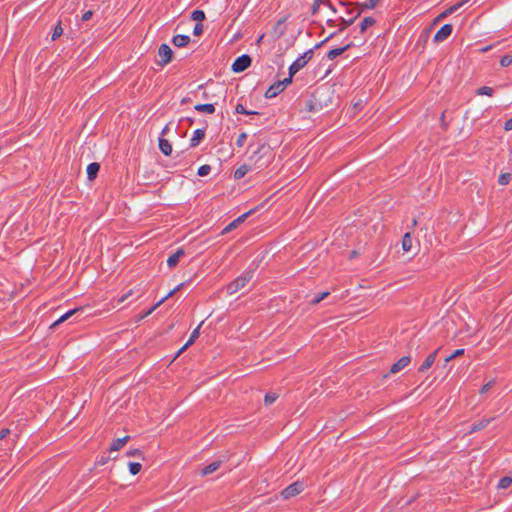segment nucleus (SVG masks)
<instances>
[{
  "label": "nucleus",
  "mask_w": 512,
  "mask_h": 512,
  "mask_svg": "<svg viewBox=\"0 0 512 512\" xmlns=\"http://www.w3.org/2000/svg\"><path fill=\"white\" fill-rule=\"evenodd\" d=\"M333 92L328 87L315 89L306 102V110L312 113L320 112L332 105Z\"/></svg>",
  "instance_id": "nucleus-1"
},
{
  "label": "nucleus",
  "mask_w": 512,
  "mask_h": 512,
  "mask_svg": "<svg viewBox=\"0 0 512 512\" xmlns=\"http://www.w3.org/2000/svg\"><path fill=\"white\" fill-rule=\"evenodd\" d=\"M253 275L254 270L244 271L240 276H238L226 286L227 293L232 295L244 288L251 281Z\"/></svg>",
  "instance_id": "nucleus-2"
},
{
  "label": "nucleus",
  "mask_w": 512,
  "mask_h": 512,
  "mask_svg": "<svg viewBox=\"0 0 512 512\" xmlns=\"http://www.w3.org/2000/svg\"><path fill=\"white\" fill-rule=\"evenodd\" d=\"M339 5L346 7V14L347 16H349V18H344L342 16L339 17L338 20L340 22V25L338 32H341L354 23V21L361 15L362 10L355 11V9L352 8L349 3L343 1H340Z\"/></svg>",
  "instance_id": "nucleus-3"
},
{
  "label": "nucleus",
  "mask_w": 512,
  "mask_h": 512,
  "mask_svg": "<svg viewBox=\"0 0 512 512\" xmlns=\"http://www.w3.org/2000/svg\"><path fill=\"white\" fill-rule=\"evenodd\" d=\"M313 54L314 49H309L306 52H304L289 66L288 72H290L291 75H295L298 71H300L303 67L307 65V63L313 57Z\"/></svg>",
  "instance_id": "nucleus-4"
},
{
  "label": "nucleus",
  "mask_w": 512,
  "mask_h": 512,
  "mask_svg": "<svg viewBox=\"0 0 512 512\" xmlns=\"http://www.w3.org/2000/svg\"><path fill=\"white\" fill-rule=\"evenodd\" d=\"M158 55L161 59L157 61V64L163 67L172 61L173 51L169 45L163 43L158 48Z\"/></svg>",
  "instance_id": "nucleus-5"
},
{
  "label": "nucleus",
  "mask_w": 512,
  "mask_h": 512,
  "mask_svg": "<svg viewBox=\"0 0 512 512\" xmlns=\"http://www.w3.org/2000/svg\"><path fill=\"white\" fill-rule=\"evenodd\" d=\"M304 483L301 481H296L290 485H288L285 489L281 491V496L284 499H289L300 494L304 490Z\"/></svg>",
  "instance_id": "nucleus-6"
},
{
  "label": "nucleus",
  "mask_w": 512,
  "mask_h": 512,
  "mask_svg": "<svg viewBox=\"0 0 512 512\" xmlns=\"http://www.w3.org/2000/svg\"><path fill=\"white\" fill-rule=\"evenodd\" d=\"M251 62V57L247 54H243L234 60L232 64V71L235 73L243 72L251 65Z\"/></svg>",
  "instance_id": "nucleus-7"
},
{
  "label": "nucleus",
  "mask_w": 512,
  "mask_h": 512,
  "mask_svg": "<svg viewBox=\"0 0 512 512\" xmlns=\"http://www.w3.org/2000/svg\"><path fill=\"white\" fill-rule=\"evenodd\" d=\"M410 362H411L410 356H403V357H401L397 362H395L390 367L389 373L385 374L384 378L388 377L389 374H396V373L400 372L405 367H407Z\"/></svg>",
  "instance_id": "nucleus-8"
},
{
  "label": "nucleus",
  "mask_w": 512,
  "mask_h": 512,
  "mask_svg": "<svg viewBox=\"0 0 512 512\" xmlns=\"http://www.w3.org/2000/svg\"><path fill=\"white\" fill-rule=\"evenodd\" d=\"M254 212V210H250L242 215H240L239 217H237L235 220H233L231 223H229L223 230H222V234H227L229 232H231L233 229H235L238 225H240L241 223H243L246 218L248 216H250L252 213Z\"/></svg>",
  "instance_id": "nucleus-9"
},
{
  "label": "nucleus",
  "mask_w": 512,
  "mask_h": 512,
  "mask_svg": "<svg viewBox=\"0 0 512 512\" xmlns=\"http://www.w3.org/2000/svg\"><path fill=\"white\" fill-rule=\"evenodd\" d=\"M453 27L451 24H445L443 25L434 35V41L435 42H442L446 40L452 33Z\"/></svg>",
  "instance_id": "nucleus-10"
},
{
  "label": "nucleus",
  "mask_w": 512,
  "mask_h": 512,
  "mask_svg": "<svg viewBox=\"0 0 512 512\" xmlns=\"http://www.w3.org/2000/svg\"><path fill=\"white\" fill-rule=\"evenodd\" d=\"M440 348L436 349L435 351H433L432 353H430L426 358L425 360L423 361V363L420 365V367L418 368V372L420 373H424L426 372L428 369H430L432 367V365L434 364L435 360H436V357H437V354L439 352Z\"/></svg>",
  "instance_id": "nucleus-11"
},
{
  "label": "nucleus",
  "mask_w": 512,
  "mask_h": 512,
  "mask_svg": "<svg viewBox=\"0 0 512 512\" xmlns=\"http://www.w3.org/2000/svg\"><path fill=\"white\" fill-rule=\"evenodd\" d=\"M185 255V251L183 248H178L176 250V252H174L172 255H170L167 259V265L170 267V268H173L175 267L179 261H180V258L182 256Z\"/></svg>",
  "instance_id": "nucleus-12"
},
{
  "label": "nucleus",
  "mask_w": 512,
  "mask_h": 512,
  "mask_svg": "<svg viewBox=\"0 0 512 512\" xmlns=\"http://www.w3.org/2000/svg\"><path fill=\"white\" fill-rule=\"evenodd\" d=\"M353 46V43L350 42L348 43L347 45L343 46V47H340V48H334L332 50H330L326 57L329 59V60H334L335 58H337L338 56H340L341 54H343L344 52H346L347 50H349L351 47Z\"/></svg>",
  "instance_id": "nucleus-13"
},
{
  "label": "nucleus",
  "mask_w": 512,
  "mask_h": 512,
  "mask_svg": "<svg viewBox=\"0 0 512 512\" xmlns=\"http://www.w3.org/2000/svg\"><path fill=\"white\" fill-rule=\"evenodd\" d=\"M283 87H281V84H279L277 81L272 84L265 92L264 96L267 99H271L276 97L278 94H280L283 91Z\"/></svg>",
  "instance_id": "nucleus-14"
},
{
  "label": "nucleus",
  "mask_w": 512,
  "mask_h": 512,
  "mask_svg": "<svg viewBox=\"0 0 512 512\" xmlns=\"http://www.w3.org/2000/svg\"><path fill=\"white\" fill-rule=\"evenodd\" d=\"M205 138V129H196L190 139V147H197L200 142Z\"/></svg>",
  "instance_id": "nucleus-15"
},
{
  "label": "nucleus",
  "mask_w": 512,
  "mask_h": 512,
  "mask_svg": "<svg viewBox=\"0 0 512 512\" xmlns=\"http://www.w3.org/2000/svg\"><path fill=\"white\" fill-rule=\"evenodd\" d=\"M172 43L178 48L186 47L190 43V37L188 35L178 34L172 38Z\"/></svg>",
  "instance_id": "nucleus-16"
},
{
  "label": "nucleus",
  "mask_w": 512,
  "mask_h": 512,
  "mask_svg": "<svg viewBox=\"0 0 512 512\" xmlns=\"http://www.w3.org/2000/svg\"><path fill=\"white\" fill-rule=\"evenodd\" d=\"M184 286V283H180L174 289H172L166 296L160 299L153 307H151L147 314H151L157 307H159L164 301H166L169 297L173 296L177 291H179Z\"/></svg>",
  "instance_id": "nucleus-17"
},
{
  "label": "nucleus",
  "mask_w": 512,
  "mask_h": 512,
  "mask_svg": "<svg viewBox=\"0 0 512 512\" xmlns=\"http://www.w3.org/2000/svg\"><path fill=\"white\" fill-rule=\"evenodd\" d=\"M221 464H222V461H220V460L213 461L212 463H210V464L206 465L204 468H202L201 475L207 476L209 474H212L213 472H215L216 470L219 469Z\"/></svg>",
  "instance_id": "nucleus-18"
},
{
  "label": "nucleus",
  "mask_w": 512,
  "mask_h": 512,
  "mask_svg": "<svg viewBox=\"0 0 512 512\" xmlns=\"http://www.w3.org/2000/svg\"><path fill=\"white\" fill-rule=\"evenodd\" d=\"M159 149L165 156H170L172 153V144L165 138H159Z\"/></svg>",
  "instance_id": "nucleus-19"
},
{
  "label": "nucleus",
  "mask_w": 512,
  "mask_h": 512,
  "mask_svg": "<svg viewBox=\"0 0 512 512\" xmlns=\"http://www.w3.org/2000/svg\"><path fill=\"white\" fill-rule=\"evenodd\" d=\"M100 170V164L97 162H92L87 166V177L89 180H94L98 172Z\"/></svg>",
  "instance_id": "nucleus-20"
},
{
  "label": "nucleus",
  "mask_w": 512,
  "mask_h": 512,
  "mask_svg": "<svg viewBox=\"0 0 512 512\" xmlns=\"http://www.w3.org/2000/svg\"><path fill=\"white\" fill-rule=\"evenodd\" d=\"M251 170V167L247 164H243L240 167H238L233 174V177L235 180L242 179L249 171Z\"/></svg>",
  "instance_id": "nucleus-21"
},
{
  "label": "nucleus",
  "mask_w": 512,
  "mask_h": 512,
  "mask_svg": "<svg viewBox=\"0 0 512 512\" xmlns=\"http://www.w3.org/2000/svg\"><path fill=\"white\" fill-rule=\"evenodd\" d=\"M82 309L81 308H75V309H72V310H69L67 311L65 314H63L58 320H56L53 324H52V328L56 327L57 325H59L60 323L68 320L71 316H73L74 314L80 312Z\"/></svg>",
  "instance_id": "nucleus-22"
},
{
  "label": "nucleus",
  "mask_w": 512,
  "mask_h": 512,
  "mask_svg": "<svg viewBox=\"0 0 512 512\" xmlns=\"http://www.w3.org/2000/svg\"><path fill=\"white\" fill-rule=\"evenodd\" d=\"M194 109L198 112H203L207 114H213L215 112V106L211 103L197 104L194 106Z\"/></svg>",
  "instance_id": "nucleus-23"
},
{
  "label": "nucleus",
  "mask_w": 512,
  "mask_h": 512,
  "mask_svg": "<svg viewBox=\"0 0 512 512\" xmlns=\"http://www.w3.org/2000/svg\"><path fill=\"white\" fill-rule=\"evenodd\" d=\"M130 439V436H124L122 438H118L114 440L111 444L110 451H118L120 450Z\"/></svg>",
  "instance_id": "nucleus-24"
},
{
  "label": "nucleus",
  "mask_w": 512,
  "mask_h": 512,
  "mask_svg": "<svg viewBox=\"0 0 512 512\" xmlns=\"http://www.w3.org/2000/svg\"><path fill=\"white\" fill-rule=\"evenodd\" d=\"M490 421L491 419H482L474 422L471 426L470 433L484 429L490 423Z\"/></svg>",
  "instance_id": "nucleus-25"
},
{
  "label": "nucleus",
  "mask_w": 512,
  "mask_h": 512,
  "mask_svg": "<svg viewBox=\"0 0 512 512\" xmlns=\"http://www.w3.org/2000/svg\"><path fill=\"white\" fill-rule=\"evenodd\" d=\"M412 248V236L410 234V232H407L404 234L403 238H402V249L405 251V252H409Z\"/></svg>",
  "instance_id": "nucleus-26"
},
{
  "label": "nucleus",
  "mask_w": 512,
  "mask_h": 512,
  "mask_svg": "<svg viewBox=\"0 0 512 512\" xmlns=\"http://www.w3.org/2000/svg\"><path fill=\"white\" fill-rule=\"evenodd\" d=\"M375 19L373 17H365L360 23V32L364 33L366 29L375 24Z\"/></svg>",
  "instance_id": "nucleus-27"
},
{
  "label": "nucleus",
  "mask_w": 512,
  "mask_h": 512,
  "mask_svg": "<svg viewBox=\"0 0 512 512\" xmlns=\"http://www.w3.org/2000/svg\"><path fill=\"white\" fill-rule=\"evenodd\" d=\"M329 295H330V292H328V291H324V292H321V293L315 294V295L313 296V298L311 299L310 303H311L312 305H317V304H319L322 300H324L325 298H327Z\"/></svg>",
  "instance_id": "nucleus-28"
},
{
  "label": "nucleus",
  "mask_w": 512,
  "mask_h": 512,
  "mask_svg": "<svg viewBox=\"0 0 512 512\" xmlns=\"http://www.w3.org/2000/svg\"><path fill=\"white\" fill-rule=\"evenodd\" d=\"M494 93V89L489 86H482L476 90V95H486V96H492Z\"/></svg>",
  "instance_id": "nucleus-29"
},
{
  "label": "nucleus",
  "mask_w": 512,
  "mask_h": 512,
  "mask_svg": "<svg viewBox=\"0 0 512 512\" xmlns=\"http://www.w3.org/2000/svg\"><path fill=\"white\" fill-rule=\"evenodd\" d=\"M199 330L200 325L192 331L188 341L185 343V347L191 346L196 341V339L199 337Z\"/></svg>",
  "instance_id": "nucleus-30"
},
{
  "label": "nucleus",
  "mask_w": 512,
  "mask_h": 512,
  "mask_svg": "<svg viewBox=\"0 0 512 512\" xmlns=\"http://www.w3.org/2000/svg\"><path fill=\"white\" fill-rule=\"evenodd\" d=\"M235 112L238 113V114H244V115H256V114H258V112H256V111H248V110H246V108L242 104H240V103H238L236 105Z\"/></svg>",
  "instance_id": "nucleus-31"
},
{
  "label": "nucleus",
  "mask_w": 512,
  "mask_h": 512,
  "mask_svg": "<svg viewBox=\"0 0 512 512\" xmlns=\"http://www.w3.org/2000/svg\"><path fill=\"white\" fill-rule=\"evenodd\" d=\"M512 484V478L509 476H504L499 480L498 488L506 489Z\"/></svg>",
  "instance_id": "nucleus-32"
},
{
  "label": "nucleus",
  "mask_w": 512,
  "mask_h": 512,
  "mask_svg": "<svg viewBox=\"0 0 512 512\" xmlns=\"http://www.w3.org/2000/svg\"><path fill=\"white\" fill-rule=\"evenodd\" d=\"M191 19L194 20V21H198V23L203 21L205 19L204 11H202V10H194L191 13Z\"/></svg>",
  "instance_id": "nucleus-33"
},
{
  "label": "nucleus",
  "mask_w": 512,
  "mask_h": 512,
  "mask_svg": "<svg viewBox=\"0 0 512 512\" xmlns=\"http://www.w3.org/2000/svg\"><path fill=\"white\" fill-rule=\"evenodd\" d=\"M512 179V175L510 173H502L499 175L498 183L500 185H507Z\"/></svg>",
  "instance_id": "nucleus-34"
},
{
  "label": "nucleus",
  "mask_w": 512,
  "mask_h": 512,
  "mask_svg": "<svg viewBox=\"0 0 512 512\" xmlns=\"http://www.w3.org/2000/svg\"><path fill=\"white\" fill-rule=\"evenodd\" d=\"M326 0H313L312 6H311V14L313 16L317 15L320 9V6L322 3H324Z\"/></svg>",
  "instance_id": "nucleus-35"
},
{
  "label": "nucleus",
  "mask_w": 512,
  "mask_h": 512,
  "mask_svg": "<svg viewBox=\"0 0 512 512\" xmlns=\"http://www.w3.org/2000/svg\"><path fill=\"white\" fill-rule=\"evenodd\" d=\"M278 398V395L274 392H269L264 397V402L266 405L273 404Z\"/></svg>",
  "instance_id": "nucleus-36"
},
{
  "label": "nucleus",
  "mask_w": 512,
  "mask_h": 512,
  "mask_svg": "<svg viewBox=\"0 0 512 512\" xmlns=\"http://www.w3.org/2000/svg\"><path fill=\"white\" fill-rule=\"evenodd\" d=\"M142 466L140 463L138 462H130L129 463V472L132 474V475H136L140 472Z\"/></svg>",
  "instance_id": "nucleus-37"
},
{
  "label": "nucleus",
  "mask_w": 512,
  "mask_h": 512,
  "mask_svg": "<svg viewBox=\"0 0 512 512\" xmlns=\"http://www.w3.org/2000/svg\"><path fill=\"white\" fill-rule=\"evenodd\" d=\"M210 171H211L210 165L204 164V165L199 167V169L197 171V174H198V176L203 177V176L208 175L210 173Z\"/></svg>",
  "instance_id": "nucleus-38"
},
{
  "label": "nucleus",
  "mask_w": 512,
  "mask_h": 512,
  "mask_svg": "<svg viewBox=\"0 0 512 512\" xmlns=\"http://www.w3.org/2000/svg\"><path fill=\"white\" fill-rule=\"evenodd\" d=\"M62 33H63V29H62V27H61V23L59 22V23L55 26V28H54V30H53V33H52V37H51V39H52L53 41H54V40H56L57 38H59V37L62 35Z\"/></svg>",
  "instance_id": "nucleus-39"
},
{
  "label": "nucleus",
  "mask_w": 512,
  "mask_h": 512,
  "mask_svg": "<svg viewBox=\"0 0 512 512\" xmlns=\"http://www.w3.org/2000/svg\"><path fill=\"white\" fill-rule=\"evenodd\" d=\"M380 0H366L363 4H362V9H373L377 6L378 2Z\"/></svg>",
  "instance_id": "nucleus-40"
},
{
  "label": "nucleus",
  "mask_w": 512,
  "mask_h": 512,
  "mask_svg": "<svg viewBox=\"0 0 512 512\" xmlns=\"http://www.w3.org/2000/svg\"><path fill=\"white\" fill-rule=\"evenodd\" d=\"M464 352H465V350L462 348L455 350L451 355H449L448 357L445 358V362L447 363V362L455 359L456 357L463 355Z\"/></svg>",
  "instance_id": "nucleus-41"
},
{
  "label": "nucleus",
  "mask_w": 512,
  "mask_h": 512,
  "mask_svg": "<svg viewBox=\"0 0 512 512\" xmlns=\"http://www.w3.org/2000/svg\"><path fill=\"white\" fill-rule=\"evenodd\" d=\"M512 64V56L511 55H504L503 57H501L500 59V65L501 67H508L509 65Z\"/></svg>",
  "instance_id": "nucleus-42"
},
{
  "label": "nucleus",
  "mask_w": 512,
  "mask_h": 512,
  "mask_svg": "<svg viewBox=\"0 0 512 512\" xmlns=\"http://www.w3.org/2000/svg\"><path fill=\"white\" fill-rule=\"evenodd\" d=\"M246 139H247V133H246V132H242V133H240V134L238 135L237 140H236V145H237L238 147H242V146H244Z\"/></svg>",
  "instance_id": "nucleus-43"
},
{
  "label": "nucleus",
  "mask_w": 512,
  "mask_h": 512,
  "mask_svg": "<svg viewBox=\"0 0 512 512\" xmlns=\"http://www.w3.org/2000/svg\"><path fill=\"white\" fill-rule=\"evenodd\" d=\"M293 76H294V75H291V74L289 73V75H288V77H287V78H285V79H283V80H278L277 82H278L279 84H281V87H283V89H285L289 84H291V83H292Z\"/></svg>",
  "instance_id": "nucleus-44"
},
{
  "label": "nucleus",
  "mask_w": 512,
  "mask_h": 512,
  "mask_svg": "<svg viewBox=\"0 0 512 512\" xmlns=\"http://www.w3.org/2000/svg\"><path fill=\"white\" fill-rule=\"evenodd\" d=\"M494 383H495V381L491 380L488 383H486L485 385H483L482 388L480 389V393L481 394L487 393L493 387Z\"/></svg>",
  "instance_id": "nucleus-45"
},
{
  "label": "nucleus",
  "mask_w": 512,
  "mask_h": 512,
  "mask_svg": "<svg viewBox=\"0 0 512 512\" xmlns=\"http://www.w3.org/2000/svg\"><path fill=\"white\" fill-rule=\"evenodd\" d=\"M203 33V25L201 23H196L193 29V34L195 36H200Z\"/></svg>",
  "instance_id": "nucleus-46"
},
{
  "label": "nucleus",
  "mask_w": 512,
  "mask_h": 512,
  "mask_svg": "<svg viewBox=\"0 0 512 512\" xmlns=\"http://www.w3.org/2000/svg\"><path fill=\"white\" fill-rule=\"evenodd\" d=\"M127 455L130 457H140L142 455V451L139 449H131L127 451Z\"/></svg>",
  "instance_id": "nucleus-47"
},
{
  "label": "nucleus",
  "mask_w": 512,
  "mask_h": 512,
  "mask_svg": "<svg viewBox=\"0 0 512 512\" xmlns=\"http://www.w3.org/2000/svg\"><path fill=\"white\" fill-rule=\"evenodd\" d=\"M337 34V32H332L328 37H326L323 41H321L320 43L316 44L314 48H319L321 47L324 43H326L327 41H329L330 39H332L335 35Z\"/></svg>",
  "instance_id": "nucleus-48"
},
{
  "label": "nucleus",
  "mask_w": 512,
  "mask_h": 512,
  "mask_svg": "<svg viewBox=\"0 0 512 512\" xmlns=\"http://www.w3.org/2000/svg\"><path fill=\"white\" fill-rule=\"evenodd\" d=\"M322 5H325L326 7H328L333 13H336L337 12V9L335 8V6L331 3L330 0H326L324 3H322Z\"/></svg>",
  "instance_id": "nucleus-49"
},
{
  "label": "nucleus",
  "mask_w": 512,
  "mask_h": 512,
  "mask_svg": "<svg viewBox=\"0 0 512 512\" xmlns=\"http://www.w3.org/2000/svg\"><path fill=\"white\" fill-rule=\"evenodd\" d=\"M92 16H93V12L91 10H88V11L83 13L82 21H88V20L91 19Z\"/></svg>",
  "instance_id": "nucleus-50"
},
{
  "label": "nucleus",
  "mask_w": 512,
  "mask_h": 512,
  "mask_svg": "<svg viewBox=\"0 0 512 512\" xmlns=\"http://www.w3.org/2000/svg\"><path fill=\"white\" fill-rule=\"evenodd\" d=\"M10 434V430L8 428H3L0 430V440L5 439Z\"/></svg>",
  "instance_id": "nucleus-51"
},
{
  "label": "nucleus",
  "mask_w": 512,
  "mask_h": 512,
  "mask_svg": "<svg viewBox=\"0 0 512 512\" xmlns=\"http://www.w3.org/2000/svg\"><path fill=\"white\" fill-rule=\"evenodd\" d=\"M504 129L506 131H511L512 130V117L505 121Z\"/></svg>",
  "instance_id": "nucleus-52"
},
{
  "label": "nucleus",
  "mask_w": 512,
  "mask_h": 512,
  "mask_svg": "<svg viewBox=\"0 0 512 512\" xmlns=\"http://www.w3.org/2000/svg\"><path fill=\"white\" fill-rule=\"evenodd\" d=\"M460 6H461V3L451 6L449 9H447V12H449V14L454 13Z\"/></svg>",
  "instance_id": "nucleus-53"
},
{
  "label": "nucleus",
  "mask_w": 512,
  "mask_h": 512,
  "mask_svg": "<svg viewBox=\"0 0 512 512\" xmlns=\"http://www.w3.org/2000/svg\"><path fill=\"white\" fill-rule=\"evenodd\" d=\"M337 21H338V20H335V19H328V20L326 21V23H327V25H328L329 27H334V26H336V22H337Z\"/></svg>",
  "instance_id": "nucleus-54"
},
{
  "label": "nucleus",
  "mask_w": 512,
  "mask_h": 512,
  "mask_svg": "<svg viewBox=\"0 0 512 512\" xmlns=\"http://www.w3.org/2000/svg\"><path fill=\"white\" fill-rule=\"evenodd\" d=\"M287 20V17H283L277 21L276 27L283 25Z\"/></svg>",
  "instance_id": "nucleus-55"
},
{
  "label": "nucleus",
  "mask_w": 512,
  "mask_h": 512,
  "mask_svg": "<svg viewBox=\"0 0 512 512\" xmlns=\"http://www.w3.org/2000/svg\"><path fill=\"white\" fill-rule=\"evenodd\" d=\"M106 462H107V458L101 457V459L99 460L98 463L101 464V465H104Z\"/></svg>",
  "instance_id": "nucleus-56"
},
{
  "label": "nucleus",
  "mask_w": 512,
  "mask_h": 512,
  "mask_svg": "<svg viewBox=\"0 0 512 512\" xmlns=\"http://www.w3.org/2000/svg\"><path fill=\"white\" fill-rule=\"evenodd\" d=\"M168 130H169V127H168V125H166V126L163 128V130H162V133H161V134H162V135L166 134Z\"/></svg>",
  "instance_id": "nucleus-57"
},
{
  "label": "nucleus",
  "mask_w": 512,
  "mask_h": 512,
  "mask_svg": "<svg viewBox=\"0 0 512 512\" xmlns=\"http://www.w3.org/2000/svg\"><path fill=\"white\" fill-rule=\"evenodd\" d=\"M448 14H449V12H447V10H446L443 13H441L439 17L443 18V17H446Z\"/></svg>",
  "instance_id": "nucleus-58"
},
{
  "label": "nucleus",
  "mask_w": 512,
  "mask_h": 512,
  "mask_svg": "<svg viewBox=\"0 0 512 512\" xmlns=\"http://www.w3.org/2000/svg\"><path fill=\"white\" fill-rule=\"evenodd\" d=\"M188 347H185V345L178 351V355L181 354L184 350H186Z\"/></svg>",
  "instance_id": "nucleus-59"
},
{
  "label": "nucleus",
  "mask_w": 512,
  "mask_h": 512,
  "mask_svg": "<svg viewBox=\"0 0 512 512\" xmlns=\"http://www.w3.org/2000/svg\"><path fill=\"white\" fill-rule=\"evenodd\" d=\"M416 224H417L416 219H413L412 226L414 227V226H416Z\"/></svg>",
  "instance_id": "nucleus-60"
},
{
  "label": "nucleus",
  "mask_w": 512,
  "mask_h": 512,
  "mask_svg": "<svg viewBox=\"0 0 512 512\" xmlns=\"http://www.w3.org/2000/svg\"><path fill=\"white\" fill-rule=\"evenodd\" d=\"M148 315H149V314H147V312H143V315H142V317H141V318H144V317H146V316H148Z\"/></svg>",
  "instance_id": "nucleus-61"
},
{
  "label": "nucleus",
  "mask_w": 512,
  "mask_h": 512,
  "mask_svg": "<svg viewBox=\"0 0 512 512\" xmlns=\"http://www.w3.org/2000/svg\"><path fill=\"white\" fill-rule=\"evenodd\" d=\"M264 37V35H261L258 39V42L262 41V38Z\"/></svg>",
  "instance_id": "nucleus-62"
},
{
  "label": "nucleus",
  "mask_w": 512,
  "mask_h": 512,
  "mask_svg": "<svg viewBox=\"0 0 512 512\" xmlns=\"http://www.w3.org/2000/svg\"><path fill=\"white\" fill-rule=\"evenodd\" d=\"M490 47L483 48L482 51H487Z\"/></svg>",
  "instance_id": "nucleus-63"
},
{
  "label": "nucleus",
  "mask_w": 512,
  "mask_h": 512,
  "mask_svg": "<svg viewBox=\"0 0 512 512\" xmlns=\"http://www.w3.org/2000/svg\"><path fill=\"white\" fill-rule=\"evenodd\" d=\"M441 120L442 121L444 120V113H442V115H441Z\"/></svg>",
  "instance_id": "nucleus-64"
}]
</instances>
